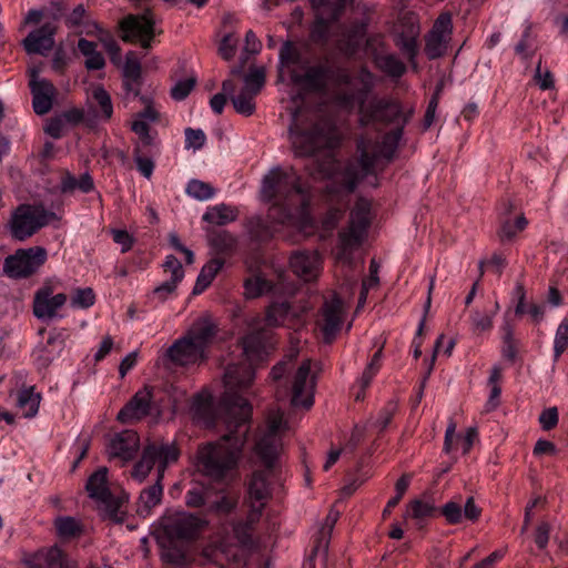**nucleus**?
<instances>
[{"mask_svg":"<svg viewBox=\"0 0 568 568\" xmlns=\"http://www.w3.org/2000/svg\"><path fill=\"white\" fill-rule=\"evenodd\" d=\"M244 505L248 509H257L263 514L267 501L271 499V487L268 474L264 470H256L252 474L247 481V491Z\"/></svg>","mask_w":568,"mask_h":568,"instance_id":"nucleus-18","label":"nucleus"},{"mask_svg":"<svg viewBox=\"0 0 568 568\" xmlns=\"http://www.w3.org/2000/svg\"><path fill=\"white\" fill-rule=\"evenodd\" d=\"M207 242L211 248L223 256H232L239 247V239L226 230H219L209 233Z\"/></svg>","mask_w":568,"mask_h":568,"instance_id":"nucleus-27","label":"nucleus"},{"mask_svg":"<svg viewBox=\"0 0 568 568\" xmlns=\"http://www.w3.org/2000/svg\"><path fill=\"white\" fill-rule=\"evenodd\" d=\"M375 65L392 78H400L406 72L405 63L395 54H376Z\"/></svg>","mask_w":568,"mask_h":568,"instance_id":"nucleus-36","label":"nucleus"},{"mask_svg":"<svg viewBox=\"0 0 568 568\" xmlns=\"http://www.w3.org/2000/svg\"><path fill=\"white\" fill-rule=\"evenodd\" d=\"M79 51L87 58L85 68L88 70H100L105 61L101 52L97 51V43L81 38L78 41Z\"/></svg>","mask_w":568,"mask_h":568,"instance_id":"nucleus-37","label":"nucleus"},{"mask_svg":"<svg viewBox=\"0 0 568 568\" xmlns=\"http://www.w3.org/2000/svg\"><path fill=\"white\" fill-rule=\"evenodd\" d=\"M381 357H382V348H379L373 355V357L371 358V362L368 363V365L366 366V368L364 369V372L362 374L361 383H362L363 388H366L371 384L373 377L378 372V369L381 367Z\"/></svg>","mask_w":568,"mask_h":568,"instance_id":"nucleus-54","label":"nucleus"},{"mask_svg":"<svg viewBox=\"0 0 568 568\" xmlns=\"http://www.w3.org/2000/svg\"><path fill=\"white\" fill-rule=\"evenodd\" d=\"M239 216L236 207L221 203L209 207L203 215V220L215 225H225L234 222Z\"/></svg>","mask_w":568,"mask_h":568,"instance_id":"nucleus-33","label":"nucleus"},{"mask_svg":"<svg viewBox=\"0 0 568 568\" xmlns=\"http://www.w3.org/2000/svg\"><path fill=\"white\" fill-rule=\"evenodd\" d=\"M281 450L282 440L274 434H264L254 446L255 454L268 470L274 467Z\"/></svg>","mask_w":568,"mask_h":568,"instance_id":"nucleus-26","label":"nucleus"},{"mask_svg":"<svg viewBox=\"0 0 568 568\" xmlns=\"http://www.w3.org/2000/svg\"><path fill=\"white\" fill-rule=\"evenodd\" d=\"M345 317L342 300L337 295L326 298L320 310L316 326L320 328L323 341L331 344L341 331Z\"/></svg>","mask_w":568,"mask_h":568,"instance_id":"nucleus-13","label":"nucleus"},{"mask_svg":"<svg viewBox=\"0 0 568 568\" xmlns=\"http://www.w3.org/2000/svg\"><path fill=\"white\" fill-rule=\"evenodd\" d=\"M140 447V437L134 430H123L116 434L109 444V454L123 462L133 459Z\"/></svg>","mask_w":568,"mask_h":568,"instance_id":"nucleus-22","label":"nucleus"},{"mask_svg":"<svg viewBox=\"0 0 568 568\" xmlns=\"http://www.w3.org/2000/svg\"><path fill=\"white\" fill-rule=\"evenodd\" d=\"M442 89H443V84H438L436 87V90H435L432 99L428 102V106L426 109V112L424 115V121H423L425 130L429 129L432 126V124L434 123L435 113H436V109L439 103V95H440Z\"/></svg>","mask_w":568,"mask_h":568,"instance_id":"nucleus-57","label":"nucleus"},{"mask_svg":"<svg viewBox=\"0 0 568 568\" xmlns=\"http://www.w3.org/2000/svg\"><path fill=\"white\" fill-rule=\"evenodd\" d=\"M253 372L245 366L229 368L222 405L227 433L215 442L201 444L196 450L199 473L214 481H222L236 471L247 442L252 405L239 393L251 387Z\"/></svg>","mask_w":568,"mask_h":568,"instance_id":"nucleus-2","label":"nucleus"},{"mask_svg":"<svg viewBox=\"0 0 568 568\" xmlns=\"http://www.w3.org/2000/svg\"><path fill=\"white\" fill-rule=\"evenodd\" d=\"M265 84V71L263 68H251L244 77V87L247 92L258 94Z\"/></svg>","mask_w":568,"mask_h":568,"instance_id":"nucleus-46","label":"nucleus"},{"mask_svg":"<svg viewBox=\"0 0 568 568\" xmlns=\"http://www.w3.org/2000/svg\"><path fill=\"white\" fill-rule=\"evenodd\" d=\"M440 514L445 517L446 521L450 525H457L463 519V508L460 504L456 501L446 503L442 509Z\"/></svg>","mask_w":568,"mask_h":568,"instance_id":"nucleus-55","label":"nucleus"},{"mask_svg":"<svg viewBox=\"0 0 568 568\" xmlns=\"http://www.w3.org/2000/svg\"><path fill=\"white\" fill-rule=\"evenodd\" d=\"M41 396L34 393L33 387L24 388L19 392L18 406L22 409L23 416L31 418L37 415L40 406Z\"/></svg>","mask_w":568,"mask_h":568,"instance_id":"nucleus-40","label":"nucleus"},{"mask_svg":"<svg viewBox=\"0 0 568 568\" xmlns=\"http://www.w3.org/2000/svg\"><path fill=\"white\" fill-rule=\"evenodd\" d=\"M256 95L251 91L247 92L245 89H242L237 95L231 99L235 111L245 116L252 115L255 111L254 99Z\"/></svg>","mask_w":568,"mask_h":568,"instance_id":"nucleus-45","label":"nucleus"},{"mask_svg":"<svg viewBox=\"0 0 568 568\" xmlns=\"http://www.w3.org/2000/svg\"><path fill=\"white\" fill-rule=\"evenodd\" d=\"M453 33V19L449 12H442L425 37V53L434 60L445 54Z\"/></svg>","mask_w":568,"mask_h":568,"instance_id":"nucleus-14","label":"nucleus"},{"mask_svg":"<svg viewBox=\"0 0 568 568\" xmlns=\"http://www.w3.org/2000/svg\"><path fill=\"white\" fill-rule=\"evenodd\" d=\"M131 130L136 135L133 141V154H155L158 132L143 121H132Z\"/></svg>","mask_w":568,"mask_h":568,"instance_id":"nucleus-25","label":"nucleus"},{"mask_svg":"<svg viewBox=\"0 0 568 568\" xmlns=\"http://www.w3.org/2000/svg\"><path fill=\"white\" fill-rule=\"evenodd\" d=\"M85 489L89 497L95 500L103 519L115 524H122L125 520L126 511L123 507L129 501V496L124 491L118 494L111 491L108 486L106 467H100L89 477Z\"/></svg>","mask_w":568,"mask_h":568,"instance_id":"nucleus-6","label":"nucleus"},{"mask_svg":"<svg viewBox=\"0 0 568 568\" xmlns=\"http://www.w3.org/2000/svg\"><path fill=\"white\" fill-rule=\"evenodd\" d=\"M153 155L154 154H133L139 172L146 179H150L153 174Z\"/></svg>","mask_w":568,"mask_h":568,"instance_id":"nucleus-62","label":"nucleus"},{"mask_svg":"<svg viewBox=\"0 0 568 568\" xmlns=\"http://www.w3.org/2000/svg\"><path fill=\"white\" fill-rule=\"evenodd\" d=\"M503 331V356L514 363L517 358V341L514 336V326L509 322H505L501 326Z\"/></svg>","mask_w":568,"mask_h":568,"instance_id":"nucleus-44","label":"nucleus"},{"mask_svg":"<svg viewBox=\"0 0 568 568\" xmlns=\"http://www.w3.org/2000/svg\"><path fill=\"white\" fill-rule=\"evenodd\" d=\"M499 310L496 302L494 310H473L470 313L471 331L479 335L493 328L494 317Z\"/></svg>","mask_w":568,"mask_h":568,"instance_id":"nucleus-35","label":"nucleus"},{"mask_svg":"<svg viewBox=\"0 0 568 568\" xmlns=\"http://www.w3.org/2000/svg\"><path fill=\"white\" fill-rule=\"evenodd\" d=\"M224 265V260L222 258H212L209 261L201 270L195 285L193 287V294H201L204 292L213 282L217 273L222 270Z\"/></svg>","mask_w":568,"mask_h":568,"instance_id":"nucleus-34","label":"nucleus"},{"mask_svg":"<svg viewBox=\"0 0 568 568\" xmlns=\"http://www.w3.org/2000/svg\"><path fill=\"white\" fill-rule=\"evenodd\" d=\"M54 219L55 214L47 211L43 206L21 204L14 210L11 216V235L16 240L24 241Z\"/></svg>","mask_w":568,"mask_h":568,"instance_id":"nucleus-9","label":"nucleus"},{"mask_svg":"<svg viewBox=\"0 0 568 568\" xmlns=\"http://www.w3.org/2000/svg\"><path fill=\"white\" fill-rule=\"evenodd\" d=\"M205 141V133L201 129L187 128L185 130V146L187 149L200 150Z\"/></svg>","mask_w":568,"mask_h":568,"instance_id":"nucleus-58","label":"nucleus"},{"mask_svg":"<svg viewBox=\"0 0 568 568\" xmlns=\"http://www.w3.org/2000/svg\"><path fill=\"white\" fill-rule=\"evenodd\" d=\"M88 14L83 4H78L65 18V26L70 29L78 28L88 23Z\"/></svg>","mask_w":568,"mask_h":568,"instance_id":"nucleus-61","label":"nucleus"},{"mask_svg":"<svg viewBox=\"0 0 568 568\" xmlns=\"http://www.w3.org/2000/svg\"><path fill=\"white\" fill-rule=\"evenodd\" d=\"M47 257V250L42 246L19 248L6 257L3 271L11 278H27L45 263Z\"/></svg>","mask_w":568,"mask_h":568,"instance_id":"nucleus-11","label":"nucleus"},{"mask_svg":"<svg viewBox=\"0 0 568 568\" xmlns=\"http://www.w3.org/2000/svg\"><path fill=\"white\" fill-rule=\"evenodd\" d=\"M237 39L233 33L225 34L220 43L219 52L224 60H231L236 52Z\"/></svg>","mask_w":568,"mask_h":568,"instance_id":"nucleus-60","label":"nucleus"},{"mask_svg":"<svg viewBox=\"0 0 568 568\" xmlns=\"http://www.w3.org/2000/svg\"><path fill=\"white\" fill-rule=\"evenodd\" d=\"M95 303V293L91 287L75 288L70 304L73 308H89Z\"/></svg>","mask_w":568,"mask_h":568,"instance_id":"nucleus-48","label":"nucleus"},{"mask_svg":"<svg viewBox=\"0 0 568 568\" xmlns=\"http://www.w3.org/2000/svg\"><path fill=\"white\" fill-rule=\"evenodd\" d=\"M239 505V497L233 494L223 493V495L211 504L210 510L219 515H229L233 513Z\"/></svg>","mask_w":568,"mask_h":568,"instance_id":"nucleus-47","label":"nucleus"},{"mask_svg":"<svg viewBox=\"0 0 568 568\" xmlns=\"http://www.w3.org/2000/svg\"><path fill=\"white\" fill-rule=\"evenodd\" d=\"M29 85L34 112L39 115L47 114L52 109L57 93L54 85L49 80L39 79L36 69L30 71Z\"/></svg>","mask_w":568,"mask_h":568,"instance_id":"nucleus-19","label":"nucleus"},{"mask_svg":"<svg viewBox=\"0 0 568 568\" xmlns=\"http://www.w3.org/2000/svg\"><path fill=\"white\" fill-rule=\"evenodd\" d=\"M58 27L53 23H44L31 31L22 41L24 50L29 54L48 55L54 47V34Z\"/></svg>","mask_w":568,"mask_h":568,"instance_id":"nucleus-21","label":"nucleus"},{"mask_svg":"<svg viewBox=\"0 0 568 568\" xmlns=\"http://www.w3.org/2000/svg\"><path fill=\"white\" fill-rule=\"evenodd\" d=\"M124 42H139L143 49L151 47L154 38V20L150 10L143 14H129L119 23Z\"/></svg>","mask_w":568,"mask_h":568,"instance_id":"nucleus-12","label":"nucleus"},{"mask_svg":"<svg viewBox=\"0 0 568 568\" xmlns=\"http://www.w3.org/2000/svg\"><path fill=\"white\" fill-rule=\"evenodd\" d=\"M141 74L142 67L136 53L133 51L128 52L123 67V78L142 79Z\"/></svg>","mask_w":568,"mask_h":568,"instance_id":"nucleus-52","label":"nucleus"},{"mask_svg":"<svg viewBox=\"0 0 568 568\" xmlns=\"http://www.w3.org/2000/svg\"><path fill=\"white\" fill-rule=\"evenodd\" d=\"M264 321L268 327H295L300 323L298 315L286 302L271 304L265 311Z\"/></svg>","mask_w":568,"mask_h":568,"instance_id":"nucleus-24","label":"nucleus"},{"mask_svg":"<svg viewBox=\"0 0 568 568\" xmlns=\"http://www.w3.org/2000/svg\"><path fill=\"white\" fill-rule=\"evenodd\" d=\"M216 325L210 318H200L168 349L166 357L176 366H187L206 358L205 349L216 335Z\"/></svg>","mask_w":568,"mask_h":568,"instance_id":"nucleus-4","label":"nucleus"},{"mask_svg":"<svg viewBox=\"0 0 568 568\" xmlns=\"http://www.w3.org/2000/svg\"><path fill=\"white\" fill-rule=\"evenodd\" d=\"M44 559L47 568H75L74 564L68 559L67 554L57 545L51 547H43L39 549V555L30 560L33 566L34 560Z\"/></svg>","mask_w":568,"mask_h":568,"instance_id":"nucleus-31","label":"nucleus"},{"mask_svg":"<svg viewBox=\"0 0 568 568\" xmlns=\"http://www.w3.org/2000/svg\"><path fill=\"white\" fill-rule=\"evenodd\" d=\"M163 479L156 481L144 488L139 496L136 513L140 516L146 517L151 514L152 509L161 504L163 497Z\"/></svg>","mask_w":568,"mask_h":568,"instance_id":"nucleus-28","label":"nucleus"},{"mask_svg":"<svg viewBox=\"0 0 568 568\" xmlns=\"http://www.w3.org/2000/svg\"><path fill=\"white\" fill-rule=\"evenodd\" d=\"M195 83V78H187L176 82L175 85L171 89V97L176 101L184 100L194 89Z\"/></svg>","mask_w":568,"mask_h":568,"instance_id":"nucleus-56","label":"nucleus"},{"mask_svg":"<svg viewBox=\"0 0 568 568\" xmlns=\"http://www.w3.org/2000/svg\"><path fill=\"white\" fill-rule=\"evenodd\" d=\"M337 20H331V17L324 12H315V19L310 30V38L314 43L325 44L328 40L331 24Z\"/></svg>","mask_w":568,"mask_h":568,"instance_id":"nucleus-38","label":"nucleus"},{"mask_svg":"<svg viewBox=\"0 0 568 568\" xmlns=\"http://www.w3.org/2000/svg\"><path fill=\"white\" fill-rule=\"evenodd\" d=\"M234 88L235 85L232 80H225L222 83L223 92L216 93L211 98L210 105L216 114H222L227 101L226 94L232 93L234 91Z\"/></svg>","mask_w":568,"mask_h":568,"instance_id":"nucleus-51","label":"nucleus"},{"mask_svg":"<svg viewBox=\"0 0 568 568\" xmlns=\"http://www.w3.org/2000/svg\"><path fill=\"white\" fill-rule=\"evenodd\" d=\"M266 332L264 329H254L245 335L242 338V345H243V352L246 356V359L250 362L247 363H240L234 365H229L225 373H227L229 368L235 367V366H245L252 369L254 372V368L252 366L253 362L262 359V355L265 349V338ZM226 374H224L225 376ZM255 376V373H253V377ZM254 378L252 379L251 385L253 384Z\"/></svg>","mask_w":568,"mask_h":568,"instance_id":"nucleus-23","label":"nucleus"},{"mask_svg":"<svg viewBox=\"0 0 568 568\" xmlns=\"http://www.w3.org/2000/svg\"><path fill=\"white\" fill-rule=\"evenodd\" d=\"M310 373L311 361L305 359L294 375L291 398L293 406H303L307 409L313 406L315 379L310 377Z\"/></svg>","mask_w":568,"mask_h":568,"instance_id":"nucleus-16","label":"nucleus"},{"mask_svg":"<svg viewBox=\"0 0 568 568\" xmlns=\"http://www.w3.org/2000/svg\"><path fill=\"white\" fill-rule=\"evenodd\" d=\"M153 402V387L144 386L118 413V420L128 424L150 415Z\"/></svg>","mask_w":568,"mask_h":568,"instance_id":"nucleus-17","label":"nucleus"},{"mask_svg":"<svg viewBox=\"0 0 568 568\" xmlns=\"http://www.w3.org/2000/svg\"><path fill=\"white\" fill-rule=\"evenodd\" d=\"M278 59L280 64L290 70L291 81L304 91L325 94L331 89L333 102L346 110H352L357 103L359 126L396 124L395 129L382 135L381 141L365 134L357 138V160L348 162L343 169L338 189H327L328 195L336 193L341 197V205L331 206L322 219V227L333 231L343 219L348 203L347 199L342 200V193L346 196L352 194L366 176L374 173L379 160L386 163L394 160L404 128L414 116L415 109L404 108L399 100L389 98H375L366 103V95L373 89V73L366 68L359 71L362 88L356 89L349 68L331 65L327 59L311 63L292 41L282 44Z\"/></svg>","mask_w":568,"mask_h":568,"instance_id":"nucleus-1","label":"nucleus"},{"mask_svg":"<svg viewBox=\"0 0 568 568\" xmlns=\"http://www.w3.org/2000/svg\"><path fill=\"white\" fill-rule=\"evenodd\" d=\"M53 526L57 536L62 540H71L83 534V525L80 520L71 516H58Z\"/></svg>","mask_w":568,"mask_h":568,"instance_id":"nucleus-32","label":"nucleus"},{"mask_svg":"<svg viewBox=\"0 0 568 568\" xmlns=\"http://www.w3.org/2000/svg\"><path fill=\"white\" fill-rule=\"evenodd\" d=\"M290 267L292 272L304 282L315 281L322 270V258L316 252L298 251L291 255Z\"/></svg>","mask_w":568,"mask_h":568,"instance_id":"nucleus-20","label":"nucleus"},{"mask_svg":"<svg viewBox=\"0 0 568 568\" xmlns=\"http://www.w3.org/2000/svg\"><path fill=\"white\" fill-rule=\"evenodd\" d=\"M160 526L170 539L192 540L197 538L207 521L184 511L166 510L160 519Z\"/></svg>","mask_w":568,"mask_h":568,"instance_id":"nucleus-10","label":"nucleus"},{"mask_svg":"<svg viewBox=\"0 0 568 568\" xmlns=\"http://www.w3.org/2000/svg\"><path fill=\"white\" fill-rule=\"evenodd\" d=\"M568 348V320H564L561 324L558 326L555 342H554V351L555 357L558 358L566 349Z\"/></svg>","mask_w":568,"mask_h":568,"instance_id":"nucleus-53","label":"nucleus"},{"mask_svg":"<svg viewBox=\"0 0 568 568\" xmlns=\"http://www.w3.org/2000/svg\"><path fill=\"white\" fill-rule=\"evenodd\" d=\"M396 44L402 50V52L408 57V59L410 61H413L416 58V55L418 53V47H417V40H416L415 36H412V37L402 36Z\"/></svg>","mask_w":568,"mask_h":568,"instance_id":"nucleus-63","label":"nucleus"},{"mask_svg":"<svg viewBox=\"0 0 568 568\" xmlns=\"http://www.w3.org/2000/svg\"><path fill=\"white\" fill-rule=\"evenodd\" d=\"M371 209L372 203L369 200L364 197L356 200L355 205L351 210L347 226L338 232L339 248L343 253L352 252L361 246L365 240L371 225Z\"/></svg>","mask_w":568,"mask_h":568,"instance_id":"nucleus-8","label":"nucleus"},{"mask_svg":"<svg viewBox=\"0 0 568 568\" xmlns=\"http://www.w3.org/2000/svg\"><path fill=\"white\" fill-rule=\"evenodd\" d=\"M315 12H324L331 20H339L347 4V0H308Z\"/></svg>","mask_w":568,"mask_h":568,"instance_id":"nucleus-41","label":"nucleus"},{"mask_svg":"<svg viewBox=\"0 0 568 568\" xmlns=\"http://www.w3.org/2000/svg\"><path fill=\"white\" fill-rule=\"evenodd\" d=\"M534 79L538 84L539 89L542 91L552 89L555 87L552 73L548 69H546L545 71L541 70V59L539 60L536 67Z\"/></svg>","mask_w":568,"mask_h":568,"instance_id":"nucleus-59","label":"nucleus"},{"mask_svg":"<svg viewBox=\"0 0 568 568\" xmlns=\"http://www.w3.org/2000/svg\"><path fill=\"white\" fill-rule=\"evenodd\" d=\"M296 156H312L322 149L335 146V129L326 120L317 119L305 125L298 119L290 128Z\"/></svg>","mask_w":568,"mask_h":568,"instance_id":"nucleus-5","label":"nucleus"},{"mask_svg":"<svg viewBox=\"0 0 568 568\" xmlns=\"http://www.w3.org/2000/svg\"><path fill=\"white\" fill-rule=\"evenodd\" d=\"M261 197L271 203L268 219L276 224H306L311 219L313 187L293 166L272 168L264 175Z\"/></svg>","mask_w":568,"mask_h":568,"instance_id":"nucleus-3","label":"nucleus"},{"mask_svg":"<svg viewBox=\"0 0 568 568\" xmlns=\"http://www.w3.org/2000/svg\"><path fill=\"white\" fill-rule=\"evenodd\" d=\"M186 193L200 201H205L213 197L215 190L214 187L200 180H192L187 183Z\"/></svg>","mask_w":568,"mask_h":568,"instance_id":"nucleus-49","label":"nucleus"},{"mask_svg":"<svg viewBox=\"0 0 568 568\" xmlns=\"http://www.w3.org/2000/svg\"><path fill=\"white\" fill-rule=\"evenodd\" d=\"M250 235L257 241H265L272 236L270 226L261 217H252L247 222Z\"/></svg>","mask_w":568,"mask_h":568,"instance_id":"nucleus-50","label":"nucleus"},{"mask_svg":"<svg viewBox=\"0 0 568 568\" xmlns=\"http://www.w3.org/2000/svg\"><path fill=\"white\" fill-rule=\"evenodd\" d=\"M55 286L51 280L45 281L41 287L37 290L33 297L32 311L33 315L39 320H52L68 300L64 293L53 295Z\"/></svg>","mask_w":568,"mask_h":568,"instance_id":"nucleus-15","label":"nucleus"},{"mask_svg":"<svg viewBox=\"0 0 568 568\" xmlns=\"http://www.w3.org/2000/svg\"><path fill=\"white\" fill-rule=\"evenodd\" d=\"M245 296L248 298H256L263 294L273 292V284L262 276H254L247 278L244 283Z\"/></svg>","mask_w":568,"mask_h":568,"instance_id":"nucleus-43","label":"nucleus"},{"mask_svg":"<svg viewBox=\"0 0 568 568\" xmlns=\"http://www.w3.org/2000/svg\"><path fill=\"white\" fill-rule=\"evenodd\" d=\"M180 450L174 444L150 443L144 446L140 459L133 465L131 477L142 483L156 466V479H163L168 466L179 459Z\"/></svg>","mask_w":568,"mask_h":568,"instance_id":"nucleus-7","label":"nucleus"},{"mask_svg":"<svg viewBox=\"0 0 568 568\" xmlns=\"http://www.w3.org/2000/svg\"><path fill=\"white\" fill-rule=\"evenodd\" d=\"M367 31V22L361 21L353 23L343 34L339 41L341 51L347 55H354L359 49L361 41Z\"/></svg>","mask_w":568,"mask_h":568,"instance_id":"nucleus-29","label":"nucleus"},{"mask_svg":"<svg viewBox=\"0 0 568 568\" xmlns=\"http://www.w3.org/2000/svg\"><path fill=\"white\" fill-rule=\"evenodd\" d=\"M559 420L557 407L544 409L539 415V424L544 430L554 429Z\"/></svg>","mask_w":568,"mask_h":568,"instance_id":"nucleus-64","label":"nucleus"},{"mask_svg":"<svg viewBox=\"0 0 568 568\" xmlns=\"http://www.w3.org/2000/svg\"><path fill=\"white\" fill-rule=\"evenodd\" d=\"M436 511L434 503L415 499L408 504L406 515L416 520L417 525H422L424 520L435 517Z\"/></svg>","mask_w":568,"mask_h":568,"instance_id":"nucleus-39","label":"nucleus"},{"mask_svg":"<svg viewBox=\"0 0 568 568\" xmlns=\"http://www.w3.org/2000/svg\"><path fill=\"white\" fill-rule=\"evenodd\" d=\"M262 515L255 508L248 509L244 520L233 523L234 537L241 545L247 546L252 542L255 525L260 521Z\"/></svg>","mask_w":568,"mask_h":568,"instance_id":"nucleus-30","label":"nucleus"},{"mask_svg":"<svg viewBox=\"0 0 568 568\" xmlns=\"http://www.w3.org/2000/svg\"><path fill=\"white\" fill-rule=\"evenodd\" d=\"M92 98L97 103V114L103 120H110L113 114V104L110 94L103 87H97L92 91Z\"/></svg>","mask_w":568,"mask_h":568,"instance_id":"nucleus-42","label":"nucleus"}]
</instances>
